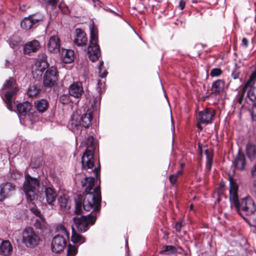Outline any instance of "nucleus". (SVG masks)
Instances as JSON below:
<instances>
[{
  "label": "nucleus",
  "instance_id": "26",
  "mask_svg": "<svg viewBox=\"0 0 256 256\" xmlns=\"http://www.w3.org/2000/svg\"><path fill=\"white\" fill-rule=\"evenodd\" d=\"M12 251V246L8 240H4L0 245V252L4 256L10 255Z\"/></svg>",
  "mask_w": 256,
  "mask_h": 256
},
{
  "label": "nucleus",
  "instance_id": "37",
  "mask_svg": "<svg viewBox=\"0 0 256 256\" xmlns=\"http://www.w3.org/2000/svg\"><path fill=\"white\" fill-rule=\"evenodd\" d=\"M104 62L103 61H100L98 65V74L99 76L102 78H104L106 77L107 75V72L105 69L103 68Z\"/></svg>",
  "mask_w": 256,
  "mask_h": 256
},
{
  "label": "nucleus",
  "instance_id": "54",
  "mask_svg": "<svg viewBox=\"0 0 256 256\" xmlns=\"http://www.w3.org/2000/svg\"><path fill=\"white\" fill-rule=\"evenodd\" d=\"M202 124H204V122H200L198 121L197 127L200 130H202V128L201 126Z\"/></svg>",
  "mask_w": 256,
  "mask_h": 256
},
{
  "label": "nucleus",
  "instance_id": "58",
  "mask_svg": "<svg viewBox=\"0 0 256 256\" xmlns=\"http://www.w3.org/2000/svg\"><path fill=\"white\" fill-rule=\"evenodd\" d=\"M192 205H191L190 206V208L192 210Z\"/></svg>",
  "mask_w": 256,
  "mask_h": 256
},
{
  "label": "nucleus",
  "instance_id": "30",
  "mask_svg": "<svg viewBox=\"0 0 256 256\" xmlns=\"http://www.w3.org/2000/svg\"><path fill=\"white\" fill-rule=\"evenodd\" d=\"M224 86V82L222 80H216L213 83L212 86V91L216 94H218L222 92Z\"/></svg>",
  "mask_w": 256,
  "mask_h": 256
},
{
  "label": "nucleus",
  "instance_id": "49",
  "mask_svg": "<svg viewBox=\"0 0 256 256\" xmlns=\"http://www.w3.org/2000/svg\"><path fill=\"white\" fill-rule=\"evenodd\" d=\"M177 176L175 174H172L170 176V182L172 184H174L177 180Z\"/></svg>",
  "mask_w": 256,
  "mask_h": 256
},
{
  "label": "nucleus",
  "instance_id": "8",
  "mask_svg": "<svg viewBox=\"0 0 256 256\" xmlns=\"http://www.w3.org/2000/svg\"><path fill=\"white\" fill-rule=\"evenodd\" d=\"M15 83V80L12 78H10L6 80L2 88V89L12 88V90L7 92L5 94V102L8 108L10 111H12V107L14 101V96L18 90V88L14 86Z\"/></svg>",
  "mask_w": 256,
  "mask_h": 256
},
{
  "label": "nucleus",
  "instance_id": "34",
  "mask_svg": "<svg viewBox=\"0 0 256 256\" xmlns=\"http://www.w3.org/2000/svg\"><path fill=\"white\" fill-rule=\"evenodd\" d=\"M205 154H206V168L208 170H210L212 163L213 154L210 150H205Z\"/></svg>",
  "mask_w": 256,
  "mask_h": 256
},
{
  "label": "nucleus",
  "instance_id": "46",
  "mask_svg": "<svg viewBox=\"0 0 256 256\" xmlns=\"http://www.w3.org/2000/svg\"><path fill=\"white\" fill-rule=\"evenodd\" d=\"M252 118L253 121H256V104H254L250 110Z\"/></svg>",
  "mask_w": 256,
  "mask_h": 256
},
{
  "label": "nucleus",
  "instance_id": "5",
  "mask_svg": "<svg viewBox=\"0 0 256 256\" xmlns=\"http://www.w3.org/2000/svg\"><path fill=\"white\" fill-rule=\"evenodd\" d=\"M40 187V182L36 178L26 175L23 184V191L28 201L34 200L36 196V190Z\"/></svg>",
  "mask_w": 256,
  "mask_h": 256
},
{
  "label": "nucleus",
  "instance_id": "21",
  "mask_svg": "<svg viewBox=\"0 0 256 256\" xmlns=\"http://www.w3.org/2000/svg\"><path fill=\"white\" fill-rule=\"evenodd\" d=\"M76 34L74 39V44L78 46H85L88 42L85 32L80 28H76Z\"/></svg>",
  "mask_w": 256,
  "mask_h": 256
},
{
  "label": "nucleus",
  "instance_id": "39",
  "mask_svg": "<svg viewBox=\"0 0 256 256\" xmlns=\"http://www.w3.org/2000/svg\"><path fill=\"white\" fill-rule=\"evenodd\" d=\"M244 93L245 92L244 90V88H242V91H239L238 94L236 97L235 100L238 104H242L243 102Z\"/></svg>",
  "mask_w": 256,
  "mask_h": 256
},
{
  "label": "nucleus",
  "instance_id": "42",
  "mask_svg": "<svg viewBox=\"0 0 256 256\" xmlns=\"http://www.w3.org/2000/svg\"><path fill=\"white\" fill-rule=\"evenodd\" d=\"M58 8L64 14H68L70 12L69 8L64 3L60 2L58 4Z\"/></svg>",
  "mask_w": 256,
  "mask_h": 256
},
{
  "label": "nucleus",
  "instance_id": "7",
  "mask_svg": "<svg viewBox=\"0 0 256 256\" xmlns=\"http://www.w3.org/2000/svg\"><path fill=\"white\" fill-rule=\"evenodd\" d=\"M40 241L39 235L31 227H26L22 232V242L29 248L36 247Z\"/></svg>",
  "mask_w": 256,
  "mask_h": 256
},
{
  "label": "nucleus",
  "instance_id": "57",
  "mask_svg": "<svg viewBox=\"0 0 256 256\" xmlns=\"http://www.w3.org/2000/svg\"><path fill=\"white\" fill-rule=\"evenodd\" d=\"M94 2H96L98 1V0H92Z\"/></svg>",
  "mask_w": 256,
  "mask_h": 256
},
{
  "label": "nucleus",
  "instance_id": "2",
  "mask_svg": "<svg viewBox=\"0 0 256 256\" xmlns=\"http://www.w3.org/2000/svg\"><path fill=\"white\" fill-rule=\"evenodd\" d=\"M100 101V97L94 98L91 104L92 108L80 116L78 112L74 113L69 122V128L76 134H79L83 128L88 127L92 120V111L96 110Z\"/></svg>",
  "mask_w": 256,
  "mask_h": 256
},
{
  "label": "nucleus",
  "instance_id": "17",
  "mask_svg": "<svg viewBox=\"0 0 256 256\" xmlns=\"http://www.w3.org/2000/svg\"><path fill=\"white\" fill-rule=\"evenodd\" d=\"M34 66L36 70L38 71L40 74L46 70L48 66V64L46 60V56L45 54L40 53L38 54Z\"/></svg>",
  "mask_w": 256,
  "mask_h": 256
},
{
  "label": "nucleus",
  "instance_id": "53",
  "mask_svg": "<svg viewBox=\"0 0 256 256\" xmlns=\"http://www.w3.org/2000/svg\"><path fill=\"white\" fill-rule=\"evenodd\" d=\"M59 0H49L48 2L52 6H54L56 5V4L58 3Z\"/></svg>",
  "mask_w": 256,
  "mask_h": 256
},
{
  "label": "nucleus",
  "instance_id": "24",
  "mask_svg": "<svg viewBox=\"0 0 256 256\" xmlns=\"http://www.w3.org/2000/svg\"><path fill=\"white\" fill-rule=\"evenodd\" d=\"M61 58L66 64H69L73 62L74 52L71 50L62 49L61 52Z\"/></svg>",
  "mask_w": 256,
  "mask_h": 256
},
{
  "label": "nucleus",
  "instance_id": "45",
  "mask_svg": "<svg viewBox=\"0 0 256 256\" xmlns=\"http://www.w3.org/2000/svg\"><path fill=\"white\" fill-rule=\"evenodd\" d=\"M32 212L36 216H38L39 218H41L42 217H44L43 215L42 214L40 211L38 210L36 208H32L30 209Z\"/></svg>",
  "mask_w": 256,
  "mask_h": 256
},
{
  "label": "nucleus",
  "instance_id": "23",
  "mask_svg": "<svg viewBox=\"0 0 256 256\" xmlns=\"http://www.w3.org/2000/svg\"><path fill=\"white\" fill-rule=\"evenodd\" d=\"M40 48V44L37 40H33L27 42L24 46V52L26 54L36 52Z\"/></svg>",
  "mask_w": 256,
  "mask_h": 256
},
{
  "label": "nucleus",
  "instance_id": "51",
  "mask_svg": "<svg viewBox=\"0 0 256 256\" xmlns=\"http://www.w3.org/2000/svg\"><path fill=\"white\" fill-rule=\"evenodd\" d=\"M185 6V2L182 0L180 1L179 2V7L180 8V10H183Z\"/></svg>",
  "mask_w": 256,
  "mask_h": 256
},
{
  "label": "nucleus",
  "instance_id": "20",
  "mask_svg": "<svg viewBox=\"0 0 256 256\" xmlns=\"http://www.w3.org/2000/svg\"><path fill=\"white\" fill-rule=\"evenodd\" d=\"M69 94L76 98L81 97L84 92L83 88L80 82H74L69 88Z\"/></svg>",
  "mask_w": 256,
  "mask_h": 256
},
{
  "label": "nucleus",
  "instance_id": "9",
  "mask_svg": "<svg viewBox=\"0 0 256 256\" xmlns=\"http://www.w3.org/2000/svg\"><path fill=\"white\" fill-rule=\"evenodd\" d=\"M96 220V217L90 214L87 216H83L80 218L75 216L73 218L76 227L79 232H86L88 229V225L94 224Z\"/></svg>",
  "mask_w": 256,
  "mask_h": 256
},
{
  "label": "nucleus",
  "instance_id": "29",
  "mask_svg": "<svg viewBox=\"0 0 256 256\" xmlns=\"http://www.w3.org/2000/svg\"><path fill=\"white\" fill-rule=\"evenodd\" d=\"M36 108L40 112H44L46 111L48 108V102L45 99H42L40 100H37L34 102Z\"/></svg>",
  "mask_w": 256,
  "mask_h": 256
},
{
  "label": "nucleus",
  "instance_id": "18",
  "mask_svg": "<svg viewBox=\"0 0 256 256\" xmlns=\"http://www.w3.org/2000/svg\"><path fill=\"white\" fill-rule=\"evenodd\" d=\"M44 194L48 204L50 206L54 205L58 196L56 190L53 188L48 186L44 188Z\"/></svg>",
  "mask_w": 256,
  "mask_h": 256
},
{
  "label": "nucleus",
  "instance_id": "48",
  "mask_svg": "<svg viewBox=\"0 0 256 256\" xmlns=\"http://www.w3.org/2000/svg\"><path fill=\"white\" fill-rule=\"evenodd\" d=\"M98 92H100L104 88V82H101L100 80L98 82Z\"/></svg>",
  "mask_w": 256,
  "mask_h": 256
},
{
  "label": "nucleus",
  "instance_id": "28",
  "mask_svg": "<svg viewBox=\"0 0 256 256\" xmlns=\"http://www.w3.org/2000/svg\"><path fill=\"white\" fill-rule=\"evenodd\" d=\"M246 154L248 158L251 160H254L256 158V148L254 144L248 142L246 146Z\"/></svg>",
  "mask_w": 256,
  "mask_h": 256
},
{
  "label": "nucleus",
  "instance_id": "40",
  "mask_svg": "<svg viewBox=\"0 0 256 256\" xmlns=\"http://www.w3.org/2000/svg\"><path fill=\"white\" fill-rule=\"evenodd\" d=\"M250 194L256 198V179L252 180V184L250 186Z\"/></svg>",
  "mask_w": 256,
  "mask_h": 256
},
{
  "label": "nucleus",
  "instance_id": "50",
  "mask_svg": "<svg viewBox=\"0 0 256 256\" xmlns=\"http://www.w3.org/2000/svg\"><path fill=\"white\" fill-rule=\"evenodd\" d=\"M239 76H240L239 72L234 71V72H233L232 74V76L234 80L238 79L239 78Z\"/></svg>",
  "mask_w": 256,
  "mask_h": 256
},
{
  "label": "nucleus",
  "instance_id": "1",
  "mask_svg": "<svg viewBox=\"0 0 256 256\" xmlns=\"http://www.w3.org/2000/svg\"><path fill=\"white\" fill-rule=\"evenodd\" d=\"M238 184L230 180L229 198L231 205L234 204L236 211L239 213L244 212L247 216L254 214L256 211V204L250 196L238 199Z\"/></svg>",
  "mask_w": 256,
  "mask_h": 256
},
{
  "label": "nucleus",
  "instance_id": "43",
  "mask_svg": "<svg viewBox=\"0 0 256 256\" xmlns=\"http://www.w3.org/2000/svg\"><path fill=\"white\" fill-rule=\"evenodd\" d=\"M222 73V70L219 68H214L212 70L210 75L212 77H216L220 76Z\"/></svg>",
  "mask_w": 256,
  "mask_h": 256
},
{
  "label": "nucleus",
  "instance_id": "47",
  "mask_svg": "<svg viewBox=\"0 0 256 256\" xmlns=\"http://www.w3.org/2000/svg\"><path fill=\"white\" fill-rule=\"evenodd\" d=\"M183 226V224L182 221H179L177 222L175 226V228L176 232H180L181 230V228Z\"/></svg>",
  "mask_w": 256,
  "mask_h": 256
},
{
  "label": "nucleus",
  "instance_id": "55",
  "mask_svg": "<svg viewBox=\"0 0 256 256\" xmlns=\"http://www.w3.org/2000/svg\"><path fill=\"white\" fill-rule=\"evenodd\" d=\"M182 170H178V171L176 172V175L177 176H178V175L181 174H182Z\"/></svg>",
  "mask_w": 256,
  "mask_h": 256
},
{
  "label": "nucleus",
  "instance_id": "56",
  "mask_svg": "<svg viewBox=\"0 0 256 256\" xmlns=\"http://www.w3.org/2000/svg\"><path fill=\"white\" fill-rule=\"evenodd\" d=\"M184 164H183V163H181L180 164V167H181V168L182 170L184 167Z\"/></svg>",
  "mask_w": 256,
  "mask_h": 256
},
{
  "label": "nucleus",
  "instance_id": "38",
  "mask_svg": "<svg viewBox=\"0 0 256 256\" xmlns=\"http://www.w3.org/2000/svg\"><path fill=\"white\" fill-rule=\"evenodd\" d=\"M67 252L68 256H74L78 252V249L74 246L69 245Z\"/></svg>",
  "mask_w": 256,
  "mask_h": 256
},
{
  "label": "nucleus",
  "instance_id": "15",
  "mask_svg": "<svg viewBox=\"0 0 256 256\" xmlns=\"http://www.w3.org/2000/svg\"><path fill=\"white\" fill-rule=\"evenodd\" d=\"M58 202L60 208L68 212L71 208V200L69 196L65 194L60 195L58 198Z\"/></svg>",
  "mask_w": 256,
  "mask_h": 256
},
{
  "label": "nucleus",
  "instance_id": "36",
  "mask_svg": "<svg viewBox=\"0 0 256 256\" xmlns=\"http://www.w3.org/2000/svg\"><path fill=\"white\" fill-rule=\"evenodd\" d=\"M39 90L40 89L35 85L30 86L27 92L28 95L30 97L36 96L38 94Z\"/></svg>",
  "mask_w": 256,
  "mask_h": 256
},
{
  "label": "nucleus",
  "instance_id": "31",
  "mask_svg": "<svg viewBox=\"0 0 256 256\" xmlns=\"http://www.w3.org/2000/svg\"><path fill=\"white\" fill-rule=\"evenodd\" d=\"M34 226L36 228L39 229L42 231H44L48 228V224L46 222L44 217H42L36 220L34 224Z\"/></svg>",
  "mask_w": 256,
  "mask_h": 256
},
{
  "label": "nucleus",
  "instance_id": "14",
  "mask_svg": "<svg viewBox=\"0 0 256 256\" xmlns=\"http://www.w3.org/2000/svg\"><path fill=\"white\" fill-rule=\"evenodd\" d=\"M15 190V186L8 182L2 183L0 186V201L10 196Z\"/></svg>",
  "mask_w": 256,
  "mask_h": 256
},
{
  "label": "nucleus",
  "instance_id": "22",
  "mask_svg": "<svg viewBox=\"0 0 256 256\" xmlns=\"http://www.w3.org/2000/svg\"><path fill=\"white\" fill-rule=\"evenodd\" d=\"M233 165L240 170H243L245 167L246 162L245 156L244 154L238 151V154L236 156L234 160L232 162Z\"/></svg>",
  "mask_w": 256,
  "mask_h": 256
},
{
  "label": "nucleus",
  "instance_id": "3",
  "mask_svg": "<svg viewBox=\"0 0 256 256\" xmlns=\"http://www.w3.org/2000/svg\"><path fill=\"white\" fill-rule=\"evenodd\" d=\"M86 150L82 158V168L87 170H90L94 176L98 178L100 176V170L94 166V154L95 150L96 144L93 136H90L86 142Z\"/></svg>",
  "mask_w": 256,
  "mask_h": 256
},
{
  "label": "nucleus",
  "instance_id": "10",
  "mask_svg": "<svg viewBox=\"0 0 256 256\" xmlns=\"http://www.w3.org/2000/svg\"><path fill=\"white\" fill-rule=\"evenodd\" d=\"M256 80V70L252 73L249 80L243 88L244 92L248 90V96L252 102L256 100V88L254 86Z\"/></svg>",
  "mask_w": 256,
  "mask_h": 256
},
{
  "label": "nucleus",
  "instance_id": "32",
  "mask_svg": "<svg viewBox=\"0 0 256 256\" xmlns=\"http://www.w3.org/2000/svg\"><path fill=\"white\" fill-rule=\"evenodd\" d=\"M72 240L74 243L82 244L85 242V238L80 234H78L72 228Z\"/></svg>",
  "mask_w": 256,
  "mask_h": 256
},
{
  "label": "nucleus",
  "instance_id": "19",
  "mask_svg": "<svg viewBox=\"0 0 256 256\" xmlns=\"http://www.w3.org/2000/svg\"><path fill=\"white\" fill-rule=\"evenodd\" d=\"M42 20V18H36L34 16H30L25 18L21 22L22 28L28 30L30 29L36 24Z\"/></svg>",
  "mask_w": 256,
  "mask_h": 256
},
{
  "label": "nucleus",
  "instance_id": "13",
  "mask_svg": "<svg viewBox=\"0 0 256 256\" xmlns=\"http://www.w3.org/2000/svg\"><path fill=\"white\" fill-rule=\"evenodd\" d=\"M66 239L59 234L55 236L52 242V249L53 252H58L62 251L66 244Z\"/></svg>",
  "mask_w": 256,
  "mask_h": 256
},
{
  "label": "nucleus",
  "instance_id": "12",
  "mask_svg": "<svg viewBox=\"0 0 256 256\" xmlns=\"http://www.w3.org/2000/svg\"><path fill=\"white\" fill-rule=\"evenodd\" d=\"M215 116L214 110L210 108H207L198 112V121L208 124L212 122Z\"/></svg>",
  "mask_w": 256,
  "mask_h": 256
},
{
  "label": "nucleus",
  "instance_id": "44",
  "mask_svg": "<svg viewBox=\"0 0 256 256\" xmlns=\"http://www.w3.org/2000/svg\"><path fill=\"white\" fill-rule=\"evenodd\" d=\"M60 100L62 104H68L70 102V97L67 95H62L60 96Z\"/></svg>",
  "mask_w": 256,
  "mask_h": 256
},
{
  "label": "nucleus",
  "instance_id": "11",
  "mask_svg": "<svg viewBox=\"0 0 256 256\" xmlns=\"http://www.w3.org/2000/svg\"><path fill=\"white\" fill-rule=\"evenodd\" d=\"M58 71L56 67L52 66L46 72L43 80L44 85L45 87L54 86L58 80Z\"/></svg>",
  "mask_w": 256,
  "mask_h": 256
},
{
  "label": "nucleus",
  "instance_id": "16",
  "mask_svg": "<svg viewBox=\"0 0 256 256\" xmlns=\"http://www.w3.org/2000/svg\"><path fill=\"white\" fill-rule=\"evenodd\" d=\"M48 50L52 53H56L60 50V40L58 36H51L47 44Z\"/></svg>",
  "mask_w": 256,
  "mask_h": 256
},
{
  "label": "nucleus",
  "instance_id": "6",
  "mask_svg": "<svg viewBox=\"0 0 256 256\" xmlns=\"http://www.w3.org/2000/svg\"><path fill=\"white\" fill-rule=\"evenodd\" d=\"M98 31L96 28L92 26L90 28V44L88 48V54L90 60L94 62L100 56V51L98 44Z\"/></svg>",
  "mask_w": 256,
  "mask_h": 256
},
{
  "label": "nucleus",
  "instance_id": "33",
  "mask_svg": "<svg viewBox=\"0 0 256 256\" xmlns=\"http://www.w3.org/2000/svg\"><path fill=\"white\" fill-rule=\"evenodd\" d=\"M176 252V248L172 246H165L160 252V254L164 255L174 254Z\"/></svg>",
  "mask_w": 256,
  "mask_h": 256
},
{
  "label": "nucleus",
  "instance_id": "25",
  "mask_svg": "<svg viewBox=\"0 0 256 256\" xmlns=\"http://www.w3.org/2000/svg\"><path fill=\"white\" fill-rule=\"evenodd\" d=\"M94 182V178L92 176L86 177L82 182V186L87 193H90V191L92 189Z\"/></svg>",
  "mask_w": 256,
  "mask_h": 256
},
{
  "label": "nucleus",
  "instance_id": "41",
  "mask_svg": "<svg viewBox=\"0 0 256 256\" xmlns=\"http://www.w3.org/2000/svg\"><path fill=\"white\" fill-rule=\"evenodd\" d=\"M82 211L81 200H75V210L74 212L76 214H80Z\"/></svg>",
  "mask_w": 256,
  "mask_h": 256
},
{
  "label": "nucleus",
  "instance_id": "27",
  "mask_svg": "<svg viewBox=\"0 0 256 256\" xmlns=\"http://www.w3.org/2000/svg\"><path fill=\"white\" fill-rule=\"evenodd\" d=\"M17 110L20 114L25 116L31 109L32 104L28 102L19 103L16 106Z\"/></svg>",
  "mask_w": 256,
  "mask_h": 256
},
{
  "label": "nucleus",
  "instance_id": "35",
  "mask_svg": "<svg viewBox=\"0 0 256 256\" xmlns=\"http://www.w3.org/2000/svg\"><path fill=\"white\" fill-rule=\"evenodd\" d=\"M56 232L58 233V234H62L61 236H64L66 239L69 238V233L66 230V228L62 224L57 226L56 228Z\"/></svg>",
  "mask_w": 256,
  "mask_h": 256
},
{
  "label": "nucleus",
  "instance_id": "4",
  "mask_svg": "<svg viewBox=\"0 0 256 256\" xmlns=\"http://www.w3.org/2000/svg\"><path fill=\"white\" fill-rule=\"evenodd\" d=\"M96 194L93 193H87L83 201V208L86 211H98L100 209L101 202L100 188L96 187L94 189Z\"/></svg>",
  "mask_w": 256,
  "mask_h": 256
},
{
  "label": "nucleus",
  "instance_id": "52",
  "mask_svg": "<svg viewBox=\"0 0 256 256\" xmlns=\"http://www.w3.org/2000/svg\"><path fill=\"white\" fill-rule=\"evenodd\" d=\"M242 44L246 47H247L248 46V40L246 38H244L242 40Z\"/></svg>",
  "mask_w": 256,
  "mask_h": 256
}]
</instances>
